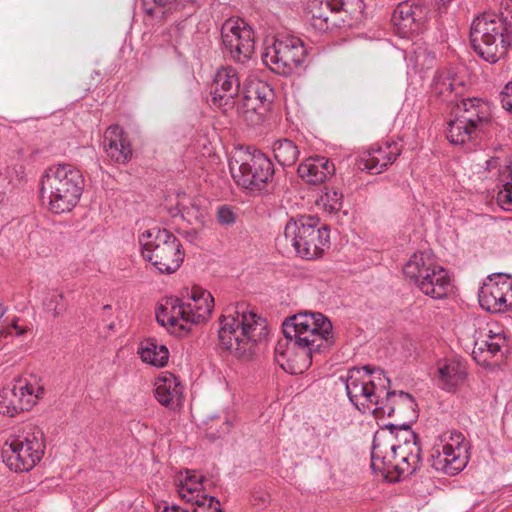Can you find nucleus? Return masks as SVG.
<instances>
[{"mask_svg":"<svg viewBox=\"0 0 512 512\" xmlns=\"http://www.w3.org/2000/svg\"><path fill=\"white\" fill-rule=\"evenodd\" d=\"M340 380L352 405L363 414L379 418L391 417L397 412L416 417L414 398L403 391H390V380L380 368H352Z\"/></svg>","mask_w":512,"mask_h":512,"instance_id":"nucleus-1","label":"nucleus"},{"mask_svg":"<svg viewBox=\"0 0 512 512\" xmlns=\"http://www.w3.org/2000/svg\"><path fill=\"white\" fill-rule=\"evenodd\" d=\"M401 440L397 443L393 430L377 432L371 449V468L389 482L412 475L422 463V450L415 433L403 424Z\"/></svg>","mask_w":512,"mask_h":512,"instance_id":"nucleus-2","label":"nucleus"},{"mask_svg":"<svg viewBox=\"0 0 512 512\" xmlns=\"http://www.w3.org/2000/svg\"><path fill=\"white\" fill-rule=\"evenodd\" d=\"M470 40L474 51L488 63L495 64L512 55V0H506L498 13L475 16Z\"/></svg>","mask_w":512,"mask_h":512,"instance_id":"nucleus-3","label":"nucleus"},{"mask_svg":"<svg viewBox=\"0 0 512 512\" xmlns=\"http://www.w3.org/2000/svg\"><path fill=\"white\" fill-rule=\"evenodd\" d=\"M214 308L212 294L198 286L186 290L183 299L164 298L156 309L157 322L170 333L177 336L187 334L193 324H200L210 319Z\"/></svg>","mask_w":512,"mask_h":512,"instance_id":"nucleus-4","label":"nucleus"},{"mask_svg":"<svg viewBox=\"0 0 512 512\" xmlns=\"http://www.w3.org/2000/svg\"><path fill=\"white\" fill-rule=\"evenodd\" d=\"M267 335L266 320L244 303L227 307L220 319V345L237 357L252 353Z\"/></svg>","mask_w":512,"mask_h":512,"instance_id":"nucleus-5","label":"nucleus"},{"mask_svg":"<svg viewBox=\"0 0 512 512\" xmlns=\"http://www.w3.org/2000/svg\"><path fill=\"white\" fill-rule=\"evenodd\" d=\"M83 189V174L73 164H54L41 177L40 195L53 214L72 211L80 201Z\"/></svg>","mask_w":512,"mask_h":512,"instance_id":"nucleus-6","label":"nucleus"},{"mask_svg":"<svg viewBox=\"0 0 512 512\" xmlns=\"http://www.w3.org/2000/svg\"><path fill=\"white\" fill-rule=\"evenodd\" d=\"M283 334L311 361L314 353L333 344L332 324L321 313L305 312L290 317L283 323Z\"/></svg>","mask_w":512,"mask_h":512,"instance_id":"nucleus-7","label":"nucleus"},{"mask_svg":"<svg viewBox=\"0 0 512 512\" xmlns=\"http://www.w3.org/2000/svg\"><path fill=\"white\" fill-rule=\"evenodd\" d=\"M139 245L144 260L161 273L176 272L184 260L180 241L166 229L154 227L144 231L139 236Z\"/></svg>","mask_w":512,"mask_h":512,"instance_id":"nucleus-8","label":"nucleus"},{"mask_svg":"<svg viewBox=\"0 0 512 512\" xmlns=\"http://www.w3.org/2000/svg\"><path fill=\"white\" fill-rule=\"evenodd\" d=\"M229 170L237 185L251 192L262 191L272 180L274 167L260 150L236 149L229 159Z\"/></svg>","mask_w":512,"mask_h":512,"instance_id":"nucleus-9","label":"nucleus"},{"mask_svg":"<svg viewBox=\"0 0 512 512\" xmlns=\"http://www.w3.org/2000/svg\"><path fill=\"white\" fill-rule=\"evenodd\" d=\"M45 449L42 430L28 426L6 441L2 457L10 470L17 473L29 472L42 460Z\"/></svg>","mask_w":512,"mask_h":512,"instance_id":"nucleus-10","label":"nucleus"},{"mask_svg":"<svg viewBox=\"0 0 512 512\" xmlns=\"http://www.w3.org/2000/svg\"><path fill=\"white\" fill-rule=\"evenodd\" d=\"M284 236L296 254L303 259L320 258L330 247L328 228L326 226L319 227L318 218L313 216H304L288 221L285 225Z\"/></svg>","mask_w":512,"mask_h":512,"instance_id":"nucleus-11","label":"nucleus"},{"mask_svg":"<svg viewBox=\"0 0 512 512\" xmlns=\"http://www.w3.org/2000/svg\"><path fill=\"white\" fill-rule=\"evenodd\" d=\"M460 340L466 348L472 347V357L481 366L488 365L507 343L504 328L498 322L481 319L469 324Z\"/></svg>","mask_w":512,"mask_h":512,"instance_id":"nucleus-12","label":"nucleus"},{"mask_svg":"<svg viewBox=\"0 0 512 512\" xmlns=\"http://www.w3.org/2000/svg\"><path fill=\"white\" fill-rule=\"evenodd\" d=\"M363 10L362 0H308L306 17L310 27L322 33L362 14Z\"/></svg>","mask_w":512,"mask_h":512,"instance_id":"nucleus-13","label":"nucleus"},{"mask_svg":"<svg viewBox=\"0 0 512 512\" xmlns=\"http://www.w3.org/2000/svg\"><path fill=\"white\" fill-rule=\"evenodd\" d=\"M306 50L302 40L294 35L278 34L262 53L263 63L274 73L290 76L305 59Z\"/></svg>","mask_w":512,"mask_h":512,"instance_id":"nucleus-14","label":"nucleus"},{"mask_svg":"<svg viewBox=\"0 0 512 512\" xmlns=\"http://www.w3.org/2000/svg\"><path fill=\"white\" fill-rule=\"evenodd\" d=\"M469 442L460 431L443 432L434 443L432 467L453 476L460 473L468 464Z\"/></svg>","mask_w":512,"mask_h":512,"instance_id":"nucleus-15","label":"nucleus"},{"mask_svg":"<svg viewBox=\"0 0 512 512\" xmlns=\"http://www.w3.org/2000/svg\"><path fill=\"white\" fill-rule=\"evenodd\" d=\"M42 379L29 375L15 379L0 391V413L14 417L23 411L31 410L44 396Z\"/></svg>","mask_w":512,"mask_h":512,"instance_id":"nucleus-16","label":"nucleus"},{"mask_svg":"<svg viewBox=\"0 0 512 512\" xmlns=\"http://www.w3.org/2000/svg\"><path fill=\"white\" fill-rule=\"evenodd\" d=\"M224 50L237 63L248 62L255 49V37L251 26L240 18L226 20L221 28Z\"/></svg>","mask_w":512,"mask_h":512,"instance_id":"nucleus-17","label":"nucleus"},{"mask_svg":"<svg viewBox=\"0 0 512 512\" xmlns=\"http://www.w3.org/2000/svg\"><path fill=\"white\" fill-rule=\"evenodd\" d=\"M480 306L489 312H505L512 308V277L495 273L487 277L478 293Z\"/></svg>","mask_w":512,"mask_h":512,"instance_id":"nucleus-18","label":"nucleus"},{"mask_svg":"<svg viewBox=\"0 0 512 512\" xmlns=\"http://www.w3.org/2000/svg\"><path fill=\"white\" fill-rule=\"evenodd\" d=\"M428 15L426 6L413 1H404L397 5L392 15V22L397 33L403 37H409L411 34L419 32Z\"/></svg>","mask_w":512,"mask_h":512,"instance_id":"nucleus-19","label":"nucleus"},{"mask_svg":"<svg viewBox=\"0 0 512 512\" xmlns=\"http://www.w3.org/2000/svg\"><path fill=\"white\" fill-rule=\"evenodd\" d=\"M401 148L396 142L375 145L361 157L359 168L371 174H379L391 165L400 155Z\"/></svg>","mask_w":512,"mask_h":512,"instance_id":"nucleus-20","label":"nucleus"},{"mask_svg":"<svg viewBox=\"0 0 512 512\" xmlns=\"http://www.w3.org/2000/svg\"><path fill=\"white\" fill-rule=\"evenodd\" d=\"M486 170L495 176L502 187L497 193V203L505 211L512 210V162L493 157L486 161Z\"/></svg>","mask_w":512,"mask_h":512,"instance_id":"nucleus-21","label":"nucleus"},{"mask_svg":"<svg viewBox=\"0 0 512 512\" xmlns=\"http://www.w3.org/2000/svg\"><path fill=\"white\" fill-rule=\"evenodd\" d=\"M463 81L449 70L438 71L431 84V95L436 99L455 105L463 95Z\"/></svg>","mask_w":512,"mask_h":512,"instance_id":"nucleus-22","label":"nucleus"},{"mask_svg":"<svg viewBox=\"0 0 512 512\" xmlns=\"http://www.w3.org/2000/svg\"><path fill=\"white\" fill-rule=\"evenodd\" d=\"M154 396L161 405L176 409L183 403V386L174 374L162 372L155 379Z\"/></svg>","mask_w":512,"mask_h":512,"instance_id":"nucleus-23","label":"nucleus"},{"mask_svg":"<svg viewBox=\"0 0 512 512\" xmlns=\"http://www.w3.org/2000/svg\"><path fill=\"white\" fill-rule=\"evenodd\" d=\"M454 115L462 120H468L466 122L469 124L478 126L477 129L482 132L491 120V107L488 102L480 98H465L455 104Z\"/></svg>","mask_w":512,"mask_h":512,"instance_id":"nucleus-24","label":"nucleus"},{"mask_svg":"<svg viewBox=\"0 0 512 512\" xmlns=\"http://www.w3.org/2000/svg\"><path fill=\"white\" fill-rule=\"evenodd\" d=\"M240 90V76L236 68L232 66L220 67L214 76L213 81V101L219 102L226 98L225 104L228 100L233 99Z\"/></svg>","mask_w":512,"mask_h":512,"instance_id":"nucleus-25","label":"nucleus"},{"mask_svg":"<svg viewBox=\"0 0 512 512\" xmlns=\"http://www.w3.org/2000/svg\"><path fill=\"white\" fill-rule=\"evenodd\" d=\"M203 476L195 471L185 470L176 478V488L181 499L193 506L210 497L203 486Z\"/></svg>","mask_w":512,"mask_h":512,"instance_id":"nucleus-26","label":"nucleus"},{"mask_svg":"<svg viewBox=\"0 0 512 512\" xmlns=\"http://www.w3.org/2000/svg\"><path fill=\"white\" fill-rule=\"evenodd\" d=\"M467 375V363L462 358H447L438 364L439 385L446 391H453L464 384Z\"/></svg>","mask_w":512,"mask_h":512,"instance_id":"nucleus-27","label":"nucleus"},{"mask_svg":"<svg viewBox=\"0 0 512 512\" xmlns=\"http://www.w3.org/2000/svg\"><path fill=\"white\" fill-rule=\"evenodd\" d=\"M334 172L335 166L333 162L323 156L309 157L298 167L299 177L311 185L324 183Z\"/></svg>","mask_w":512,"mask_h":512,"instance_id":"nucleus-28","label":"nucleus"},{"mask_svg":"<svg viewBox=\"0 0 512 512\" xmlns=\"http://www.w3.org/2000/svg\"><path fill=\"white\" fill-rule=\"evenodd\" d=\"M423 294L433 299L445 298L452 289L451 278L448 271L437 265L429 271V276L420 280L416 286Z\"/></svg>","mask_w":512,"mask_h":512,"instance_id":"nucleus-29","label":"nucleus"},{"mask_svg":"<svg viewBox=\"0 0 512 512\" xmlns=\"http://www.w3.org/2000/svg\"><path fill=\"white\" fill-rule=\"evenodd\" d=\"M103 146L107 156L119 163L126 162L132 153L130 144L123 136L122 129L117 125L107 128Z\"/></svg>","mask_w":512,"mask_h":512,"instance_id":"nucleus-30","label":"nucleus"},{"mask_svg":"<svg viewBox=\"0 0 512 512\" xmlns=\"http://www.w3.org/2000/svg\"><path fill=\"white\" fill-rule=\"evenodd\" d=\"M293 348H297L290 341L286 343H278L275 348V361L276 363L289 374H301L307 370L311 365V360L308 359L307 354H297V359L291 360L293 355Z\"/></svg>","mask_w":512,"mask_h":512,"instance_id":"nucleus-31","label":"nucleus"},{"mask_svg":"<svg viewBox=\"0 0 512 512\" xmlns=\"http://www.w3.org/2000/svg\"><path fill=\"white\" fill-rule=\"evenodd\" d=\"M437 264L432 257L424 252H417L410 256L403 266V274L411 283L417 286L420 280L429 276V271L434 269Z\"/></svg>","mask_w":512,"mask_h":512,"instance_id":"nucleus-32","label":"nucleus"},{"mask_svg":"<svg viewBox=\"0 0 512 512\" xmlns=\"http://www.w3.org/2000/svg\"><path fill=\"white\" fill-rule=\"evenodd\" d=\"M269 107L266 102H261L244 93L241 101L237 104V115L250 126H256L264 121Z\"/></svg>","mask_w":512,"mask_h":512,"instance_id":"nucleus-33","label":"nucleus"},{"mask_svg":"<svg viewBox=\"0 0 512 512\" xmlns=\"http://www.w3.org/2000/svg\"><path fill=\"white\" fill-rule=\"evenodd\" d=\"M137 353L140 359L153 367L162 368L169 360L168 348L155 339H146L138 347Z\"/></svg>","mask_w":512,"mask_h":512,"instance_id":"nucleus-34","label":"nucleus"},{"mask_svg":"<svg viewBox=\"0 0 512 512\" xmlns=\"http://www.w3.org/2000/svg\"><path fill=\"white\" fill-rule=\"evenodd\" d=\"M467 120H462L457 115L449 120L447 127V139L453 145H464L478 138L481 131L477 129L478 126L469 124Z\"/></svg>","mask_w":512,"mask_h":512,"instance_id":"nucleus-35","label":"nucleus"},{"mask_svg":"<svg viewBox=\"0 0 512 512\" xmlns=\"http://www.w3.org/2000/svg\"><path fill=\"white\" fill-rule=\"evenodd\" d=\"M277 162L282 166H292L299 157V150L290 139H278L272 145Z\"/></svg>","mask_w":512,"mask_h":512,"instance_id":"nucleus-36","label":"nucleus"},{"mask_svg":"<svg viewBox=\"0 0 512 512\" xmlns=\"http://www.w3.org/2000/svg\"><path fill=\"white\" fill-rule=\"evenodd\" d=\"M177 205L182 217H191L199 223H203L205 221L206 210L200 199H191L183 196L179 199Z\"/></svg>","mask_w":512,"mask_h":512,"instance_id":"nucleus-37","label":"nucleus"},{"mask_svg":"<svg viewBox=\"0 0 512 512\" xmlns=\"http://www.w3.org/2000/svg\"><path fill=\"white\" fill-rule=\"evenodd\" d=\"M43 309L53 317L62 315L66 308V302L63 294L58 290L48 291L43 298Z\"/></svg>","mask_w":512,"mask_h":512,"instance_id":"nucleus-38","label":"nucleus"},{"mask_svg":"<svg viewBox=\"0 0 512 512\" xmlns=\"http://www.w3.org/2000/svg\"><path fill=\"white\" fill-rule=\"evenodd\" d=\"M318 204L329 214L337 213L343 205V194L334 188H326L320 196Z\"/></svg>","mask_w":512,"mask_h":512,"instance_id":"nucleus-39","label":"nucleus"},{"mask_svg":"<svg viewBox=\"0 0 512 512\" xmlns=\"http://www.w3.org/2000/svg\"><path fill=\"white\" fill-rule=\"evenodd\" d=\"M244 93L252 98L261 100V102H266L267 107L270 106L272 89L266 82L261 80L251 81L244 87Z\"/></svg>","mask_w":512,"mask_h":512,"instance_id":"nucleus-40","label":"nucleus"},{"mask_svg":"<svg viewBox=\"0 0 512 512\" xmlns=\"http://www.w3.org/2000/svg\"><path fill=\"white\" fill-rule=\"evenodd\" d=\"M217 220L221 225H232L236 220L235 213L226 205L220 206L217 210Z\"/></svg>","mask_w":512,"mask_h":512,"instance_id":"nucleus-41","label":"nucleus"},{"mask_svg":"<svg viewBox=\"0 0 512 512\" xmlns=\"http://www.w3.org/2000/svg\"><path fill=\"white\" fill-rule=\"evenodd\" d=\"M194 512H222L220 509L219 501L214 497L210 496L207 501H202L195 505Z\"/></svg>","mask_w":512,"mask_h":512,"instance_id":"nucleus-42","label":"nucleus"},{"mask_svg":"<svg viewBox=\"0 0 512 512\" xmlns=\"http://www.w3.org/2000/svg\"><path fill=\"white\" fill-rule=\"evenodd\" d=\"M502 107L512 114V81L508 82L501 92Z\"/></svg>","mask_w":512,"mask_h":512,"instance_id":"nucleus-43","label":"nucleus"},{"mask_svg":"<svg viewBox=\"0 0 512 512\" xmlns=\"http://www.w3.org/2000/svg\"><path fill=\"white\" fill-rule=\"evenodd\" d=\"M150 3H154L159 7H171L172 5H180L177 0H144V5L148 6Z\"/></svg>","mask_w":512,"mask_h":512,"instance_id":"nucleus-44","label":"nucleus"},{"mask_svg":"<svg viewBox=\"0 0 512 512\" xmlns=\"http://www.w3.org/2000/svg\"><path fill=\"white\" fill-rule=\"evenodd\" d=\"M6 311V308L3 306V304L0 303V335H6L8 333H11L10 331L7 332L3 326Z\"/></svg>","mask_w":512,"mask_h":512,"instance_id":"nucleus-45","label":"nucleus"},{"mask_svg":"<svg viewBox=\"0 0 512 512\" xmlns=\"http://www.w3.org/2000/svg\"><path fill=\"white\" fill-rule=\"evenodd\" d=\"M10 327L15 331L16 335H23L26 332L25 328H21L18 325V320L13 319L10 323Z\"/></svg>","mask_w":512,"mask_h":512,"instance_id":"nucleus-46","label":"nucleus"},{"mask_svg":"<svg viewBox=\"0 0 512 512\" xmlns=\"http://www.w3.org/2000/svg\"><path fill=\"white\" fill-rule=\"evenodd\" d=\"M162 512H188V511L179 506L173 505L170 507H165Z\"/></svg>","mask_w":512,"mask_h":512,"instance_id":"nucleus-47","label":"nucleus"},{"mask_svg":"<svg viewBox=\"0 0 512 512\" xmlns=\"http://www.w3.org/2000/svg\"><path fill=\"white\" fill-rule=\"evenodd\" d=\"M453 0H436V5L439 10L447 8V6L452 2Z\"/></svg>","mask_w":512,"mask_h":512,"instance_id":"nucleus-48","label":"nucleus"},{"mask_svg":"<svg viewBox=\"0 0 512 512\" xmlns=\"http://www.w3.org/2000/svg\"><path fill=\"white\" fill-rule=\"evenodd\" d=\"M505 410H506V414L507 415H511L512 416V398L506 404Z\"/></svg>","mask_w":512,"mask_h":512,"instance_id":"nucleus-49","label":"nucleus"},{"mask_svg":"<svg viewBox=\"0 0 512 512\" xmlns=\"http://www.w3.org/2000/svg\"><path fill=\"white\" fill-rule=\"evenodd\" d=\"M233 423L229 420H226L225 422V428H223L222 433H227L230 428L232 427Z\"/></svg>","mask_w":512,"mask_h":512,"instance_id":"nucleus-50","label":"nucleus"},{"mask_svg":"<svg viewBox=\"0 0 512 512\" xmlns=\"http://www.w3.org/2000/svg\"><path fill=\"white\" fill-rule=\"evenodd\" d=\"M300 352H301V350H300V349H298V348H293V355L291 356V360H295V359H297V358H298V357H297V354H299Z\"/></svg>","mask_w":512,"mask_h":512,"instance_id":"nucleus-51","label":"nucleus"},{"mask_svg":"<svg viewBox=\"0 0 512 512\" xmlns=\"http://www.w3.org/2000/svg\"><path fill=\"white\" fill-rule=\"evenodd\" d=\"M146 10H147V13L153 14V9L152 8H147Z\"/></svg>","mask_w":512,"mask_h":512,"instance_id":"nucleus-52","label":"nucleus"}]
</instances>
